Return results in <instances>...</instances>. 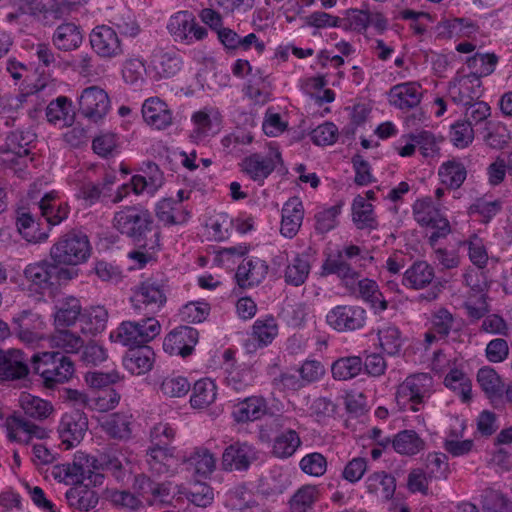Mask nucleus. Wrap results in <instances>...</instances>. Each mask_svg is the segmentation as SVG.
I'll use <instances>...</instances> for the list:
<instances>
[{
    "label": "nucleus",
    "instance_id": "obj_30",
    "mask_svg": "<svg viewBox=\"0 0 512 512\" xmlns=\"http://www.w3.org/2000/svg\"><path fill=\"white\" fill-rule=\"evenodd\" d=\"M143 172L145 175L132 176V191L137 195L143 192L153 195L164 183L163 172L154 162H148Z\"/></svg>",
    "mask_w": 512,
    "mask_h": 512
},
{
    "label": "nucleus",
    "instance_id": "obj_38",
    "mask_svg": "<svg viewBox=\"0 0 512 512\" xmlns=\"http://www.w3.org/2000/svg\"><path fill=\"white\" fill-rule=\"evenodd\" d=\"M182 58L174 50L156 49L152 55L154 70L161 78L175 76L182 67Z\"/></svg>",
    "mask_w": 512,
    "mask_h": 512
},
{
    "label": "nucleus",
    "instance_id": "obj_16",
    "mask_svg": "<svg viewBox=\"0 0 512 512\" xmlns=\"http://www.w3.org/2000/svg\"><path fill=\"white\" fill-rule=\"evenodd\" d=\"M449 96L457 105H468L478 100L483 92L482 81L476 74L457 75L450 81Z\"/></svg>",
    "mask_w": 512,
    "mask_h": 512
},
{
    "label": "nucleus",
    "instance_id": "obj_23",
    "mask_svg": "<svg viewBox=\"0 0 512 512\" xmlns=\"http://www.w3.org/2000/svg\"><path fill=\"white\" fill-rule=\"evenodd\" d=\"M269 266L258 257L245 258L238 266L235 278L241 288H249L261 283L268 274Z\"/></svg>",
    "mask_w": 512,
    "mask_h": 512
},
{
    "label": "nucleus",
    "instance_id": "obj_60",
    "mask_svg": "<svg viewBox=\"0 0 512 512\" xmlns=\"http://www.w3.org/2000/svg\"><path fill=\"white\" fill-rule=\"evenodd\" d=\"M498 56L494 53H475L466 60L469 69L474 70L471 73L479 78L491 75L498 63Z\"/></svg>",
    "mask_w": 512,
    "mask_h": 512
},
{
    "label": "nucleus",
    "instance_id": "obj_11",
    "mask_svg": "<svg viewBox=\"0 0 512 512\" xmlns=\"http://www.w3.org/2000/svg\"><path fill=\"white\" fill-rule=\"evenodd\" d=\"M367 321L366 310L359 305H337L326 314L327 324L338 332L362 329Z\"/></svg>",
    "mask_w": 512,
    "mask_h": 512
},
{
    "label": "nucleus",
    "instance_id": "obj_59",
    "mask_svg": "<svg viewBox=\"0 0 512 512\" xmlns=\"http://www.w3.org/2000/svg\"><path fill=\"white\" fill-rule=\"evenodd\" d=\"M430 323L432 330L438 333L439 339H446L449 334L459 329L456 328V318L446 308L441 307L431 314Z\"/></svg>",
    "mask_w": 512,
    "mask_h": 512
},
{
    "label": "nucleus",
    "instance_id": "obj_7",
    "mask_svg": "<svg viewBox=\"0 0 512 512\" xmlns=\"http://www.w3.org/2000/svg\"><path fill=\"white\" fill-rule=\"evenodd\" d=\"M161 332V325L155 317H145L139 321H123L112 331L110 339L124 346L140 347L152 341Z\"/></svg>",
    "mask_w": 512,
    "mask_h": 512
},
{
    "label": "nucleus",
    "instance_id": "obj_6",
    "mask_svg": "<svg viewBox=\"0 0 512 512\" xmlns=\"http://www.w3.org/2000/svg\"><path fill=\"white\" fill-rule=\"evenodd\" d=\"M135 313L154 317L167 302V289L164 281L148 278L132 289L130 298Z\"/></svg>",
    "mask_w": 512,
    "mask_h": 512
},
{
    "label": "nucleus",
    "instance_id": "obj_26",
    "mask_svg": "<svg viewBox=\"0 0 512 512\" xmlns=\"http://www.w3.org/2000/svg\"><path fill=\"white\" fill-rule=\"evenodd\" d=\"M142 116L148 125L158 130L166 129L173 122L171 109L158 97H150L144 101Z\"/></svg>",
    "mask_w": 512,
    "mask_h": 512
},
{
    "label": "nucleus",
    "instance_id": "obj_54",
    "mask_svg": "<svg viewBox=\"0 0 512 512\" xmlns=\"http://www.w3.org/2000/svg\"><path fill=\"white\" fill-rule=\"evenodd\" d=\"M72 103L66 96H59L51 101L46 108V117L48 122L52 124L62 123V125H70L73 122V114H71Z\"/></svg>",
    "mask_w": 512,
    "mask_h": 512
},
{
    "label": "nucleus",
    "instance_id": "obj_51",
    "mask_svg": "<svg viewBox=\"0 0 512 512\" xmlns=\"http://www.w3.org/2000/svg\"><path fill=\"white\" fill-rule=\"evenodd\" d=\"M82 314L80 300L70 296L63 299L57 306L55 323L58 327H69L74 325L77 319L80 320Z\"/></svg>",
    "mask_w": 512,
    "mask_h": 512
},
{
    "label": "nucleus",
    "instance_id": "obj_13",
    "mask_svg": "<svg viewBox=\"0 0 512 512\" xmlns=\"http://www.w3.org/2000/svg\"><path fill=\"white\" fill-rule=\"evenodd\" d=\"M89 42L96 55L105 60L119 57L124 53L117 32L107 25L93 28L89 35Z\"/></svg>",
    "mask_w": 512,
    "mask_h": 512
},
{
    "label": "nucleus",
    "instance_id": "obj_20",
    "mask_svg": "<svg viewBox=\"0 0 512 512\" xmlns=\"http://www.w3.org/2000/svg\"><path fill=\"white\" fill-rule=\"evenodd\" d=\"M351 295L362 299L368 303L375 314L382 313L388 308V302L380 291L379 286L375 280L363 278L355 283V280L350 282L349 287H346Z\"/></svg>",
    "mask_w": 512,
    "mask_h": 512
},
{
    "label": "nucleus",
    "instance_id": "obj_24",
    "mask_svg": "<svg viewBox=\"0 0 512 512\" xmlns=\"http://www.w3.org/2000/svg\"><path fill=\"white\" fill-rule=\"evenodd\" d=\"M15 225L22 237L30 243L45 242L48 237V231H41L39 223L36 221V214L31 207L21 206L15 211Z\"/></svg>",
    "mask_w": 512,
    "mask_h": 512
},
{
    "label": "nucleus",
    "instance_id": "obj_44",
    "mask_svg": "<svg viewBox=\"0 0 512 512\" xmlns=\"http://www.w3.org/2000/svg\"><path fill=\"white\" fill-rule=\"evenodd\" d=\"M310 271L309 256L305 253L297 254L286 266L284 280L288 285L301 286L306 282Z\"/></svg>",
    "mask_w": 512,
    "mask_h": 512
},
{
    "label": "nucleus",
    "instance_id": "obj_62",
    "mask_svg": "<svg viewBox=\"0 0 512 512\" xmlns=\"http://www.w3.org/2000/svg\"><path fill=\"white\" fill-rule=\"evenodd\" d=\"M75 197L83 202L85 207H91L105 197L103 187L93 181H78L75 187Z\"/></svg>",
    "mask_w": 512,
    "mask_h": 512
},
{
    "label": "nucleus",
    "instance_id": "obj_33",
    "mask_svg": "<svg viewBox=\"0 0 512 512\" xmlns=\"http://www.w3.org/2000/svg\"><path fill=\"white\" fill-rule=\"evenodd\" d=\"M154 364V352L146 345L130 349L123 357L124 368L132 375L149 372Z\"/></svg>",
    "mask_w": 512,
    "mask_h": 512
},
{
    "label": "nucleus",
    "instance_id": "obj_5",
    "mask_svg": "<svg viewBox=\"0 0 512 512\" xmlns=\"http://www.w3.org/2000/svg\"><path fill=\"white\" fill-rule=\"evenodd\" d=\"M35 374L42 378L47 388L67 382L74 374V363L60 351L36 353L31 358Z\"/></svg>",
    "mask_w": 512,
    "mask_h": 512
},
{
    "label": "nucleus",
    "instance_id": "obj_47",
    "mask_svg": "<svg viewBox=\"0 0 512 512\" xmlns=\"http://www.w3.org/2000/svg\"><path fill=\"white\" fill-rule=\"evenodd\" d=\"M225 373L227 386L236 392L244 391L247 387L252 386L255 380L254 370L244 363L225 368Z\"/></svg>",
    "mask_w": 512,
    "mask_h": 512
},
{
    "label": "nucleus",
    "instance_id": "obj_32",
    "mask_svg": "<svg viewBox=\"0 0 512 512\" xmlns=\"http://www.w3.org/2000/svg\"><path fill=\"white\" fill-rule=\"evenodd\" d=\"M435 277L434 268L426 261L417 260L403 273L402 284L414 290L429 286Z\"/></svg>",
    "mask_w": 512,
    "mask_h": 512
},
{
    "label": "nucleus",
    "instance_id": "obj_41",
    "mask_svg": "<svg viewBox=\"0 0 512 512\" xmlns=\"http://www.w3.org/2000/svg\"><path fill=\"white\" fill-rule=\"evenodd\" d=\"M365 485L370 494L389 501L393 498L396 490V479L385 471H377L367 477Z\"/></svg>",
    "mask_w": 512,
    "mask_h": 512
},
{
    "label": "nucleus",
    "instance_id": "obj_1",
    "mask_svg": "<svg viewBox=\"0 0 512 512\" xmlns=\"http://www.w3.org/2000/svg\"><path fill=\"white\" fill-rule=\"evenodd\" d=\"M113 227L136 248L152 249L161 241L160 227L154 223L151 212L141 205L124 206L115 212Z\"/></svg>",
    "mask_w": 512,
    "mask_h": 512
},
{
    "label": "nucleus",
    "instance_id": "obj_28",
    "mask_svg": "<svg viewBox=\"0 0 512 512\" xmlns=\"http://www.w3.org/2000/svg\"><path fill=\"white\" fill-rule=\"evenodd\" d=\"M320 275L327 277L336 275L344 284L349 287L350 282L359 277V272L339 253L329 254L321 265Z\"/></svg>",
    "mask_w": 512,
    "mask_h": 512
},
{
    "label": "nucleus",
    "instance_id": "obj_45",
    "mask_svg": "<svg viewBox=\"0 0 512 512\" xmlns=\"http://www.w3.org/2000/svg\"><path fill=\"white\" fill-rule=\"evenodd\" d=\"M301 444L299 434L293 429H288L274 438L271 453L278 459H288L295 454Z\"/></svg>",
    "mask_w": 512,
    "mask_h": 512
},
{
    "label": "nucleus",
    "instance_id": "obj_22",
    "mask_svg": "<svg viewBox=\"0 0 512 512\" xmlns=\"http://www.w3.org/2000/svg\"><path fill=\"white\" fill-rule=\"evenodd\" d=\"M72 470L74 473V484H86L94 487L100 486L104 482V475L100 472L97 459L95 457L79 454L76 455L72 462Z\"/></svg>",
    "mask_w": 512,
    "mask_h": 512
},
{
    "label": "nucleus",
    "instance_id": "obj_2",
    "mask_svg": "<svg viewBox=\"0 0 512 512\" xmlns=\"http://www.w3.org/2000/svg\"><path fill=\"white\" fill-rule=\"evenodd\" d=\"M434 392V378L430 373H414L397 386L395 401L399 410L417 413L425 408Z\"/></svg>",
    "mask_w": 512,
    "mask_h": 512
},
{
    "label": "nucleus",
    "instance_id": "obj_14",
    "mask_svg": "<svg viewBox=\"0 0 512 512\" xmlns=\"http://www.w3.org/2000/svg\"><path fill=\"white\" fill-rule=\"evenodd\" d=\"M88 429L87 416L80 409L65 413L58 425V434L66 449L77 446Z\"/></svg>",
    "mask_w": 512,
    "mask_h": 512
},
{
    "label": "nucleus",
    "instance_id": "obj_37",
    "mask_svg": "<svg viewBox=\"0 0 512 512\" xmlns=\"http://www.w3.org/2000/svg\"><path fill=\"white\" fill-rule=\"evenodd\" d=\"M34 209L38 210L50 226H56L67 219L69 206L67 203L57 202L52 193H46L42 199L35 204Z\"/></svg>",
    "mask_w": 512,
    "mask_h": 512
},
{
    "label": "nucleus",
    "instance_id": "obj_49",
    "mask_svg": "<svg viewBox=\"0 0 512 512\" xmlns=\"http://www.w3.org/2000/svg\"><path fill=\"white\" fill-rule=\"evenodd\" d=\"M441 182L451 189H458L467 177L465 165L460 160H448L439 167Z\"/></svg>",
    "mask_w": 512,
    "mask_h": 512
},
{
    "label": "nucleus",
    "instance_id": "obj_27",
    "mask_svg": "<svg viewBox=\"0 0 512 512\" xmlns=\"http://www.w3.org/2000/svg\"><path fill=\"white\" fill-rule=\"evenodd\" d=\"M303 218L304 208L300 198H289L282 208L281 234L289 239L296 236L302 225Z\"/></svg>",
    "mask_w": 512,
    "mask_h": 512
},
{
    "label": "nucleus",
    "instance_id": "obj_57",
    "mask_svg": "<svg viewBox=\"0 0 512 512\" xmlns=\"http://www.w3.org/2000/svg\"><path fill=\"white\" fill-rule=\"evenodd\" d=\"M477 381L489 398L502 395L504 384L494 368L489 366L480 368L477 373Z\"/></svg>",
    "mask_w": 512,
    "mask_h": 512
},
{
    "label": "nucleus",
    "instance_id": "obj_52",
    "mask_svg": "<svg viewBox=\"0 0 512 512\" xmlns=\"http://www.w3.org/2000/svg\"><path fill=\"white\" fill-rule=\"evenodd\" d=\"M108 312L104 307H92L80 317L81 331L84 334L96 335L105 330Z\"/></svg>",
    "mask_w": 512,
    "mask_h": 512
},
{
    "label": "nucleus",
    "instance_id": "obj_29",
    "mask_svg": "<svg viewBox=\"0 0 512 512\" xmlns=\"http://www.w3.org/2000/svg\"><path fill=\"white\" fill-rule=\"evenodd\" d=\"M267 401L262 396H250L233 406L232 417L237 423L253 422L267 412Z\"/></svg>",
    "mask_w": 512,
    "mask_h": 512
},
{
    "label": "nucleus",
    "instance_id": "obj_4",
    "mask_svg": "<svg viewBox=\"0 0 512 512\" xmlns=\"http://www.w3.org/2000/svg\"><path fill=\"white\" fill-rule=\"evenodd\" d=\"M23 273L36 291L44 293L76 279L79 276V269L63 267L51 259H44L28 264Z\"/></svg>",
    "mask_w": 512,
    "mask_h": 512
},
{
    "label": "nucleus",
    "instance_id": "obj_58",
    "mask_svg": "<svg viewBox=\"0 0 512 512\" xmlns=\"http://www.w3.org/2000/svg\"><path fill=\"white\" fill-rule=\"evenodd\" d=\"M444 384L447 388L456 392L463 402L471 399V380L462 370L451 369L444 378Z\"/></svg>",
    "mask_w": 512,
    "mask_h": 512
},
{
    "label": "nucleus",
    "instance_id": "obj_36",
    "mask_svg": "<svg viewBox=\"0 0 512 512\" xmlns=\"http://www.w3.org/2000/svg\"><path fill=\"white\" fill-rule=\"evenodd\" d=\"M68 505L76 510L87 512L94 509L99 501L98 493L88 484H74L65 493Z\"/></svg>",
    "mask_w": 512,
    "mask_h": 512
},
{
    "label": "nucleus",
    "instance_id": "obj_64",
    "mask_svg": "<svg viewBox=\"0 0 512 512\" xmlns=\"http://www.w3.org/2000/svg\"><path fill=\"white\" fill-rule=\"evenodd\" d=\"M503 203L500 199L487 200L477 198L469 208L470 214H476L484 224L489 223L497 214L502 211Z\"/></svg>",
    "mask_w": 512,
    "mask_h": 512
},
{
    "label": "nucleus",
    "instance_id": "obj_34",
    "mask_svg": "<svg viewBox=\"0 0 512 512\" xmlns=\"http://www.w3.org/2000/svg\"><path fill=\"white\" fill-rule=\"evenodd\" d=\"M155 215L165 226L180 225L188 221L190 213L178 201L164 198L155 205Z\"/></svg>",
    "mask_w": 512,
    "mask_h": 512
},
{
    "label": "nucleus",
    "instance_id": "obj_8",
    "mask_svg": "<svg viewBox=\"0 0 512 512\" xmlns=\"http://www.w3.org/2000/svg\"><path fill=\"white\" fill-rule=\"evenodd\" d=\"M413 216L416 222L422 227H429L433 231L428 236V243L434 247L438 241L447 237L451 232V226L439 208L429 197L418 199L412 206Z\"/></svg>",
    "mask_w": 512,
    "mask_h": 512
},
{
    "label": "nucleus",
    "instance_id": "obj_63",
    "mask_svg": "<svg viewBox=\"0 0 512 512\" xmlns=\"http://www.w3.org/2000/svg\"><path fill=\"white\" fill-rule=\"evenodd\" d=\"M159 389L166 397L181 398L188 394L191 385L186 377L172 374L162 380Z\"/></svg>",
    "mask_w": 512,
    "mask_h": 512
},
{
    "label": "nucleus",
    "instance_id": "obj_40",
    "mask_svg": "<svg viewBox=\"0 0 512 512\" xmlns=\"http://www.w3.org/2000/svg\"><path fill=\"white\" fill-rule=\"evenodd\" d=\"M352 220L360 230H375L379 226L373 205L361 195H357L353 200Z\"/></svg>",
    "mask_w": 512,
    "mask_h": 512
},
{
    "label": "nucleus",
    "instance_id": "obj_39",
    "mask_svg": "<svg viewBox=\"0 0 512 512\" xmlns=\"http://www.w3.org/2000/svg\"><path fill=\"white\" fill-rule=\"evenodd\" d=\"M35 139V133L29 130L12 131L6 136L5 143L0 146V153H12L18 157L27 156L30 153V146Z\"/></svg>",
    "mask_w": 512,
    "mask_h": 512
},
{
    "label": "nucleus",
    "instance_id": "obj_43",
    "mask_svg": "<svg viewBox=\"0 0 512 512\" xmlns=\"http://www.w3.org/2000/svg\"><path fill=\"white\" fill-rule=\"evenodd\" d=\"M190 405L194 409L210 406L217 397V386L210 378L197 380L191 388Z\"/></svg>",
    "mask_w": 512,
    "mask_h": 512
},
{
    "label": "nucleus",
    "instance_id": "obj_10",
    "mask_svg": "<svg viewBox=\"0 0 512 512\" xmlns=\"http://www.w3.org/2000/svg\"><path fill=\"white\" fill-rule=\"evenodd\" d=\"M167 30L177 42L192 44L204 40L208 31L200 26L192 12L182 10L174 13L167 23Z\"/></svg>",
    "mask_w": 512,
    "mask_h": 512
},
{
    "label": "nucleus",
    "instance_id": "obj_19",
    "mask_svg": "<svg viewBox=\"0 0 512 512\" xmlns=\"http://www.w3.org/2000/svg\"><path fill=\"white\" fill-rule=\"evenodd\" d=\"M29 373L27 359L18 349H0V380L15 381L25 378Z\"/></svg>",
    "mask_w": 512,
    "mask_h": 512
},
{
    "label": "nucleus",
    "instance_id": "obj_18",
    "mask_svg": "<svg viewBox=\"0 0 512 512\" xmlns=\"http://www.w3.org/2000/svg\"><path fill=\"white\" fill-rule=\"evenodd\" d=\"M282 163L281 153L277 149H270L267 156L259 153L251 154L242 162L243 171L254 181H263Z\"/></svg>",
    "mask_w": 512,
    "mask_h": 512
},
{
    "label": "nucleus",
    "instance_id": "obj_35",
    "mask_svg": "<svg viewBox=\"0 0 512 512\" xmlns=\"http://www.w3.org/2000/svg\"><path fill=\"white\" fill-rule=\"evenodd\" d=\"M52 41L58 50L72 51L82 44L83 31L73 22H64L55 29Z\"/></svg>",
    "mask_w": 512,
    "mask_h": 512
},
{
    "label": "nucleus",
    "instance_id": "obj_48",
    "mask_svg": "<svg viewBox=\"0 0 512 512\" xmlns=\"http://www.w3.org/2000/svg\"><path fill=\"white\" fill-rule=\"evenodd\" d=\"M184 463L188 469H193L200 476L207 477L211 475L216 468V459L207 448H196Z\"/></svg>",
    "mask_w": 512,
    "mask_h": 512
},
{
    "label": "nucleus",
    "instance_id": "obj_56",
    "mask_svg": "<svg viewBox=\"0 0 512 512\" xmlns=\"http://www.w3.org/2000/svg\"><path fill=\"white\" fill-rule=\"evenodd\" d=\"M369 10L368 9H347L343 17H339L338 28L344 30L363 33L369 27Z\"/></svg>",
    "mask_w": 512,
    "mask_h": 512
},
{
    "label": "nucleus",
    "instance_id": "obj_31",
    "mask_svg": "<svg viewBox=\"0 0 512 512\" xmlns=\"http://www.w3.org/2000/svg\"><path fill=\"white\" fill-rule=\"evenodd\" d=\"M100 425L110 438L126 441L132 435L133 416L125 412H115L105 416Z\"/></svg>",
    "mask_w": 512,
    "mask_h": 512
},
{
    "label": "nucleus",
    "instance_id": "obj_15",
    "mask_svg": "<svg viewBox=\"0 0 512 512\" xmlns=\"http://www.w3.org/2000/svg\"><path fill=\"white\" fill-rule=\"evenodd\" d=\"M43 321L37 313L23 310L13 316L11 321L12 335L27 345L37 344L42 340Z\"/></svg>",
    "mask_w": 512,
    "mask_h": 512
},
{
    "label": "nucleus",
    "instance_id": "obj_53",
    "mask_svg": "<svg viewBox=\"0 0 512 512\" xmlns=\"http://www.w3.org/2000/svg\"><path fill=\"white\" fill-rule=\"evenodd\" d=\"M363 370V360L359 356L341 357L331 366L332 376L336 380H350Z\"/></svg>",
    "mask_w": 512,
    "mask_h": 512
},
{
    "label": "nucleus",
    "instance_id": "obj_21",
    "mask_svg": "<svg viewBox=\"0 0 512 512\" xmlns=\"http://www.w3.org/2000/svg\"><path fill=\"white\" fill-rule=\"evenodd\" d=\"M146 462L149 470L156 475H173L178 466L174 447L149 446Z\"/></svg>",
    "mask_w": 512,
    "mask_h": 512
},
{
    "label": "nucleus",
    "instance_id": "obj_55",
    "mask_svg": "<svg viewBox=\"0 0 512 512\" xmlns=\"http://www.w3.org/2000/svg\"><path fill=\"white\" fill-rule=\"evenodd\" d=\"M319 499V488L316 485H303L289 501L291 512H308Z\"/></svg>",
    "mask_w": 512,
    "mask_h": 512
},
{
    "label": "nucleus",
    "instance_id": "obj_50",
    "mask_svg": "<svg viewBox=\"0 0 512 512\" xmlns=\"http://www.w3.org/2000/svg\"><path fill=\"white\" fill-rule=\"evenodd\" d=\"M50 346L62 354L78 353L83 347V339L67 329H58L50 337Z\"/></svg>",
    "mask_w": 512,
    "mask_h": 512
},
{
    "label": "nucleus",
    "instance_id": "obj_46",
    "mask_svg": "<svg viewBox=\"0 0 512 512\" xmlns=\"http://www.w3.org/2000/svg\"><path fill=\"white\" fill-rule=\"evenodd\" d=\"M381 349L390 356L398 355L402 349L404 338L400 329L391 323H384L377 331Z\"/></svg>",
    "mask_w": 512,
    "mask_h": 512
},
{
    "label": "nucleus",
    "instance_id": "obj_25",
    "mask_svg": "<svg viewBox=\"0 0 512 512\" xmlns=\"http://www.w3.org/2000/svg\"><path fill=\"white\" fill-rule=\"evenodd\" d=\"M389 103L400 110H410L418 107L422 99L420 84L405 82L394 85L388 93Z\"/></svg>",
    "mask_w": 512,
    "mask_h": 512
},
{
    "label": "nucleus",
    "instance_id": "obj_61",
    "mask_svg": "<svg viewBox=\"0 0 512 512\" xmlns=\"http://www.w3.org/2000/svg\"><path fill=\"white\" fill-rule=\"evenodd\" d=\"M20 404L25 415L33 419H45L53 411V407L48 401L30 394L22 395Z\"/></svg>",
    "mask_w": 512,
    "mask_h": 512
},
{
    "label": "nucleus",
    "instance_id": "obj_9",
    "mask_svg": "<svg viewBox=\"0 0 512 512\" xmlns=\"http://www.w3.org/2000/svg\"><path fill=\"white\" fill-rule=\"evenodd\" d=\"M261 451L248 441H234L227 445L221 456V469L225 472H246L259 461Z\"/></svg>",
    "mask_w": 512,
    "mask_h": 512
},
{
    "label": "nucleus",
    "instance_id": "obj_17",
    "mask_svg": "<svg viewBox=\"0 0 512 512\" xmlns=\"http://www.w3.org/2000/svg\"><path fill=\"white\" fill-rule=\"evenodd\" d=\"M199 332L190 326H179L169 332L163 341V349L170 355L190 356L198 343Z\"/></svg>",
    "mask_w": 512,
    "mask_h": 512
},
{
    "label": "nucleus",
    "instance_id": "obj_3",
    "mask_svg": "<svg viewBox=\"0 0 512 512\" xmlns=\"http://www.w3.org/2000/svg\"><path fill=\"white\" fill-rule=\"evenodd\" d=\"M89 237L82 231L72 229L62 234L50 247L49 257L60 266L76 268L91 256Z\"/></svg>",
    "mask_w": 512,
    "mask_h": 512
},
{
    "label": "nucleus",
    "instance_id": "obj_42",
    "mask_svg": "<svg viewBox=\"0 0 512 512\" xmlns=\"http://www.w3.org/2000/svg\"><path fill=\"white\" fill-rule=\"evenodd\" d=\"M426 443L414 430H402L392 438V448L405 456H414L425 449Z\"/></svg>",
    "mask_w": 512,
    "mask_h": 512
},
{
    "label": "nucleus",
    "instance_id": "obj_12",
    "mask_svg": "<svg viewBox=\"0 0 512 512\" xmlns=\"http://www.w3.org/2000/svg\"><path fill=\"white\" fill-rule=\"evenodd\" d=\"M79 113L89 121L97 123L111 108L108 93L99 86H90L81 92L78 98Z\"/></svg>",
    "mask_w": 512,
    "mask_h": 512
}]
</instances>
